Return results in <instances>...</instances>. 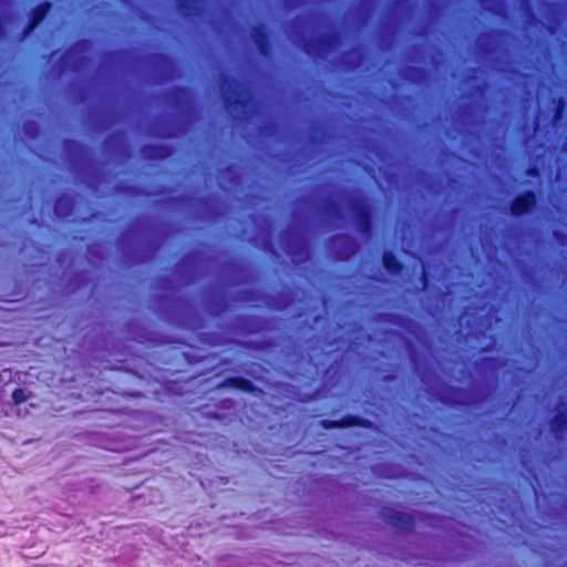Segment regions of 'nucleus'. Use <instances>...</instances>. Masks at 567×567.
<instances>
[{"label": "nucleus", "mask_w": 567, "mask_h": 567, "mask_svg": "<svg viewBox=\"0 0 567 567\" xmlns=\"http://www.w3.org/2000/svg\"><path fill=\"white\" fill-rule=\"evenodd\" d=\"M539 174H540V171L537 166H530L526 171V175H528L530 177H538Z\"/></svg>", "instance_id": "nucleus-19"}, {"label": "nucleus", "mask_w": 567, "mask_h": 567, "mask_svg": "<svg viewBox=\"0 0 567 567\" xmlns=\"http://www.w3.org/2000/svg\"><path fill=\"white\" fill-rule=\"evenodd\" d=\"M62 200H63V198H62V197H61V198H59V199L56 200V203H55V207H54V210H55V214H56L58 216L66 217V216H69V214H70L69 209H66V212L60 213V206H61Z\"/></svg>", "instance_id": "nucleus-18"}, {"label": "nucleus", "mask_w": 567, "mask_h": 567, "mask_svg": "<svg viewBox=\"0 0 567 567\" xmlns=\"http://www.w3.org/2000/svg\"><path fill=\"white\" fill-rule=\"evenodd\" d=\"M143 154L150 159H165L171 155L169 147L157 144H146L143 146Z\"/></svg>", "instance_id": "nucleus-10"}, {"label": "nucleus", "mask_w": 567, "mask_h": 567, "mask_svg": "<svg viewBox=\"0 0 567 567\" xmlns=\"http://www.w3.org/2000/svg\"><path fill=\"white\" fill-rule=\"evenodd\" d=\"M352 212L362 234L369 235L373 228V212L370 203L365 198H359L353 202Z\"/></svg>", "instance_id": "nucleus-3"}, {"label": "nucleus", "mask_w": 567, "mask_h": 567, "mask_svg": "<svg viewBox=\"0 0 567 567\" xmlns=\"http://www.w3.org/2000/svg\"><path fill=\"white\" fill-rule=\"evenodd\" d=\"M223 85L227 89L225 92V104L228 110H245L249 105V99L243 94L244 86L235 76L225 74Z\"/></svg>", "instance_id": "nucleus-1"}, {"label": "nucleus", "mask_w": 567, "mask_h": 567, "mask_svg": "<svg viewBox=\"0 0 567 567\" xmlns=\"http://www.w3.org/2000/svg\"><path fill=\"white\" fill-rule=\"evenodd\" d=\"M39 24H37L35 22L31 21L30 19L28 20V23L25 24V27L23 28L22 30V37L23 38H27L29 34H31L34 29L38 27Z\"/></svg>", "instance_id": "nucleus-16"}, {"label": "nucleus", "mask_w": 567, "mask_h": 567, "mask_svg": "<svg viewBox=\"0 0 567 567\" xmlns=\"http://www.w3.org/2000/svg\"><path fill=\"white\" fill-rule=\"evenodd\" d=\"M566 109V101L563 97H559L554 112V120L559 121L564 116V112Z\"/></svg>", "instance_id": "nucleus-14"}, {"label": "nucleus", "mask_w": 567, "mask_h": 567, "mask_svg": "<svg viewBox=\"0 0 567 567\" xmlns=\"http://www.w3.org/2000/svg\"><path fill=\"white\" fill-rule=\"evenodd\" d=\"M382 517L401 534H410L414 529V518L410 514L393 508H384Z\"/></svg>", "instance_id": "nucleus-4"}, {"label": "nucleus", "mask_w": 567, "mask_h": 567, "mask_svg": "<svg viewBox=\"0 0 567 567\" xmlns=\"http://www.w3.org/2000/svg\"><path fill=\"white\" fill-rule=\"evenodd\" d=\"M336 42V37L332 34H322L316 40V44L320 49H328Z\"/></svg>", "instance_id": "nucleus-13"}, {"label": "nucleus", "mask_w": 567, "mask_h": 567, "mask_svg": "<svg viewBox=\"0 0 567 567\" xmlns=\"http://www.w3.org/2000/svg\"><path fill=\"white\" fill-rule=\"evenodd\" d=\"M198 0H178V8L183 16L195 17L198 14Z\"/></svg>", "instance_id": "nucleus-12"}, {"label": "nucleus", "mask_w": 567, "mask_h": 567, "mask_svg": "<svg viewBox=\"0 0 567 567\" xmlns=\"http://www.w3.org/2000/svg\"><path fill=\"white\" fill-rule=\"evenodd\" d=\"M337 210H338L337 204L334 202H330L329 205H328V213L330 215H336Z\"/></svg>", "instance_id": "nucleus-20"}, {"label": "nucleus", "mask_w": 567, "mask_h": 567, "mask_svg": "<svg viewBox=\"0 0 567 567\" xmlns=\"http://www.w3.org/2000/svg\"><path fill=\"white\" fill-rule=\"evenodd\" d=\"M53 8V2L50 0L38 3L29 13V19L37 24H40Z\"/></svg>", "instance_id": "nucleus-11"}, {"label": "nucleus", "mask_w": 567, "mask_h": 567, "mask_svg": "<svg viewBox=\"0 0 567 567\" xmlns=\"http://www.w3.org/2000/svg\"><path fill=\"white\" fill-rule=\"evenodd\" d=\"M175 91H176L177 93H179V94H183V93H184V89H183V87H176V90H175Z\"/></svg>", "instance_id": "nucleus-21"}, {"label": "nucleus", "mask_w": 567, "mask_h": 567, "mask_svg": "<svg viewBox=\"0 0 567 567\" xmlns=\"http://www.w3.org/2000/svg\"><path fill=\"white\" fill-rule=\"evenodd\" d=\"M251 38L256 44L258 52L268 58L272 53V44L270 40L269 31L264 25H256L251 31Z\"/></svg>", "instance_id": "nucleus-6"}, {"label": "nucleus", "mask_w": 567, "mask_h": 567, "mask_svg": "<svg viewBox=\"0 0 567 567\" xmlns=\"http://www.w3.org/2000/svg\"><path fill=\"white\" fill-rule=\"evenodd\" d=\"M265 128H266V130H268V131H271V130H272V126H271V125H269V126H266Z\"/></svg>", "instance_id": "nucleus-22"}, {"label": "nucleus", "mask_w": 567, "mask_h": 567, "mask_svg": "<svg viewBox=\"0 0 567 567\" xmlns=\"http://www.w3.org/2000/svg\"><path fill=\"white\" fill-rule=\"evenodd\" d=\"M421 282H422V287L423 289H427L429 285H430V274L426 269H423L422 270V274H421Z\"/></svg>", "instance_id": "nucleus-17"}, {"label": "nucleus", "mask_w": 567, "mask_h": 567, "mask_svg": "<svg viewBox=\"0 0 567 567\" xmlns=\"http://www.w3.org/2000/svg\"><path fill=\"white\" fill-rule=\"evenodd\" d=\"M549 427L557 439L567 432V404L559 403L557 412L549 421Z\"/></svg>", "instance_id": "nucleus-7"}, {"label": "nucleus", "mask_w": 567, "mask_h": 567, "mask_svg": "<svg viewBox=\"0 0 567 567\" xmlns=\"http://www.w3.org/2000/svg\"><path fill=\"white\" fill-rule=\"evenodd\" d=\"M12 400L16 404H22L28 400V396H27L24 390L18 388V389H14L12 392Z\"/></svg>", "instance_id": "nucleus-15"}, {"label": "nucleus", "mask_w": 567, "mask_h": 567, "mask_svg": "<svg viewBox=\"0 0 567 567\" xmlns=\"http://www.w3.org/2000/svg\"><path fill=\"white\" fill-rule=\"evenodd\" d=\"M382 265L390 275H400L404 270V264L391 250L382 254Z\"/></svg>", "instance_id": "nucleus-9"}, {"label": "nucleus", "mask_w": 567, "mask_h": 567, "mask_svg": "<svg viewBox=\"0 0 567 567\" xmlns=\"http://www.w3.org/2000/svg\"><path fill=\"white\" fill-rule=\"evenodd\" d=\"M218 386L233 388L251 394L261 392V390L258 386H256L250 380L243 377H227L220 382Z\"/></svg>", "instance_id": "nucleus-8"}, {"label": "nucleus", "mask_w": 567, "mask_h": 567, "mask_svg": "<svg viewBox=\"0 0 567 567\" xmlns=\"http://www.w3.org/2000/svg\"><path fill=\"white\" fill-rule=\"evenodd\" d=\"M539 196L534 189L518 193L509 204V213L515 218L534 213L538 207Z\"/></svg>", "instance_id": "nucleus-2"}, {"label": "nucleus", "mask_w": 567, "mask_h": 567, "mask_svg": "<svg viewBox=\"0 0 567 567\" xmlns=\"http://www.w3.org/2000/svg\"><path fill=\"white\" fill-rule=\"evenodd\" d=\"M320 425L324 430L347 429L352 426L371 430L374 426L372 421L354 414H347L339 420H322Z\"/></svg>", "instance_id": "nucleus-5"}]
</instances>
